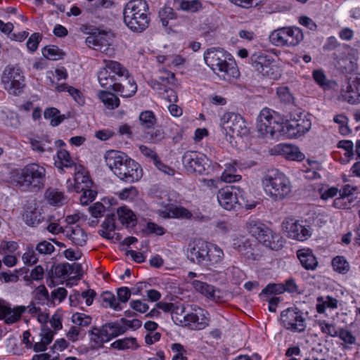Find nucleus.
Listing matches in <instances>:
<instances>
[{"mask_svg":"<svg viewBox=\"0 0 360 360\" xmlns=\"http://www.w3.org/2000/svg\"><path fill=\"white\" fill-rule=\"evenodd\" d=\"M174 6L179 10L195 13L202 8V3L200 0H174Z\"/></svg>","mask_w":360,"mask_h":360,"instance_id":"37","label":"nucleus"},{"mask_svg":"<svg viewBox=\"0 0 360 360\" xmlns=\"http://www.w3.org/2000/svg\"><path fill=\"white\" fill-rule=\"evenodd\" d=\"M237 162H232L226 164V168L221 174V179L223 181L226 183H233L239 181L241 179L240 174H236Z\"/></svg>","mask_w":360,"mask_h":360,"instance_id":"35","label":"nucleus"},{"mask_svg":"<svg viewBox=\"0 0 360 360\" xmlns=\"http://www.w3.org/2000/svg\"><path fill=\"white\" fill-rule=\"evenodd\" d=\"M281 319L283 326L292 332L301 333L306 328L305 319L297 308H288L282 311Z\"/></svg>","mask_w":360,"mask_h":360,"instance_id":"14","label":"nucleus"},{"mask_svg":"<svg viewBox=\"0 0 360 360\" xmlns=\"http://www.w3.org/2000/svg\"><path fill=\"white\" fill-rule=\"evenodd\" d=\"M119 221L127 227H133L136 224V217L134 213L126 207H121L117 209Z\"/></svg>","mask_w":360,"mask_h":360,"instance_id":"34","label":"nucleus"},{"mask_svg":"<svg viewBox=\"0 0 360 360\" xmlns=\"http://www.w3.org/2000/svg\"><path fill=\"white\" fill-rule=\"evenodd\" d=\"M269 233L267 231L262 233L261 235L262 239L258 238V241L271 250H278L281 249L283 246L282 237L273 232L270 229H269Z\"/></svg>","mask_w":360,"mask_h":360,"instance_id":"26","label":"nucleus"},{"mask_svg":"<svg viewBox=\"0 0 360 360\" xmlns=\"http://www.w3.org/2000/svg\"><path fill=\"white\" fill-rule=\"evenodd\" d=\"M98 97L104 105L108 109H115L120 105L119 98L114 94L108 91H101Z\"/></svg>","mask_w":360,"mask_h":360,"instance_id":"42","label":"nucleus"},{"mask_svg":"<svg viewBox=\"0 0 360 360\" xmlns=\"http://www.w3.org/2000/svg\"><path fill=\"white\" fill-rule=\"evenodd\" d=\"M207 243L201 239L193 240L189 244L187 250L188 258L192 262L203 266L205 255L207 254Z\"/></svg>","mask_w":360,"mask_h":360,"instance_id":"22","label":"nucleus"},{"mask_svg":"<svg viewBox=\"0 0 360 360\" xmlns=\"http://www.w3.org/2000/svg\"><path fill=\"white\" fill-rule=\"evenodd\" d=\"M118 82H116L114 90L120 93L122 97L132 96L137 91V85L134 78L127 71V75H118Z\"/></svg>","mask_w":360,"mask_h":360,"instance_id":"23","label":"nucleus"},{"mask_svg":"<svg viewBox=\"0 0 360 360\" xmlns=\"http://www.w3.org/2000/svg\"><path fill=\"white\" fill-rule=\"evenodd\" d=\"M317 324L323 334L333 338L338 337L339 329L333 323L326 320H319Z\"/></svg>","mask_w":360,"mask_h":360,"instance_id":"49","label":"nucleus"},{"mask_svg":"<svg viewBox=\"0 0 360 360\" xmlns=\"http://www.w3.org/2000/svg\"><path fill=\"white\" fill-rule=\"evenodd\" d=\"M278 115L269 108H263L258 117L257 128L259 134L264 138H273L274 134L281 129Z\"/></svg>","mask_w":360,"mask_h":360,"instance_id":"6","label":"nucleus"},{"mask_svg":"<svg viewBox=\"0 0 360 360\" xmlns=\"http://www.w3.org/2000/svg\"><path fill=\"white\" fill-rule=\"evenodd\" d=\"M164 210H159L158 214L163 218L181 217L189 219L191 217V213L184 207H174L169 203L162 205Z\"/></svg>","mask_w":360,"mask_h":360,"instance_id":"27","label":"nucleus"},{"mask_svg":"<svg viewBox=\"0 0 360 360\" xmlns=\"http://www.w3.org/2000/svg\"><path fill=\"white\" fill-rule=\"evenodd\" d=\"M311 127V121L309 119L303 118L287 122L283 130L288 137L297 138L309 131Z\"/></svg>","mask_w":360,"mask_h":360,"instance_id":"21","label":"nucleus"},{"mask_svg":"<svg viewBox=\"0 0 360 360\" xmlns=\"http://www.w3.org/2000/svg\"><path fill=\"white\" fill-rule=\"evenodd\" d=\"M114 34L110 31L94 29L86 38V46L95 51L110 55Z\"/></svg>","mask_w":360,"mask_h":360,"instance_id":"9","label":"nucleus"},{"mask_svg":"<svg viewBox=\"0 0 360 360\" xmlns=\"http://www.w3.org/2000/svg\"><path fill=\"white\" fill-rule=\"evenodd\" d=\"M63 235L77 246H84L87 241V234L77 225L65 226Z\"/></svg>","mask_w":360,"mask_h":360,"instance_id":"24","label":"nucleus"},{"mask_svg":"<svg viewBox=\"0 0 360 360\" xmlns=\"http://www.w3.org/2000/svg\"><path fill=\"white\" fill-rule=\"evenodd\" d=\"M18 248V245L15 241H2L0 243V254L6 255L13 253Z\"/></svg>","mask_w":360,"mask_h":360,"instance_id":"62","label":"nucleus"},{"mask_svg":"<svg viewBox=\"0 0 360 360\" xmlns=\"http://www.w3.org/2000/svg\"><path fill=\"white\" fill-rule=\"evenodd\" d=\"M204 60L207 66L224 80L229 82L239 76L235 60L222 49H209L204 53Z\"/></svg>","mask_w":360,"mask_h":360,"instance_id":"3","label":"nucleus"},{"mask_svg":"<svg viewBox=\"0 0 360 360\" xmlns=\"http://www.w3.org/2000/svg\"><path fill=\"white\" fill-rule=\"evenodd\" d=\"M10 182L22 191H33L42 188L46 181V169L37 163L12 169Z\"/></svg>","mask_w":360,"mask_h":360,"instance_id":"2","label":"nucleus"},{"mask_svg":"<svg viewBox=\"0 0 360 360\" xmlns=\"http://www.w3.org/2000/svg\"><path fill=\"white\" fill-rule=\"evenodd\" d=\"M42 39L41 34L34 32L28 38L26 46L29 52L34 53L38 49L39 44Z\"/></svg>","mask_w":360,"mask_h":360,"instance_id":"57","label":"nucleus"},{"mask_svg":"<svg viewBox=\"0 0 360 360\" xmlns=\"http://www.w3.org/2000/svg\"><path fill=\"white\" fill-rule=\"evenodd\" d=\"M283 228L287 232L288 238L304 241L311 236V229L309 226L303 225L294 219H288L283 222Z\"/></svg>","mask_w":360,"mask_h":360,"instance_id":"17","label":"nucleus"},{"mask_svg":"<svg viewBox=\"0 0 360 360\" xmlns=\"http://www.w3.org/2000/svg\"><path fill=\"white\" fill-rule=\"evenodd\" d=\"M22 218L25 224L30 226H37L43 219L41 212L37 209H27L23 214Z\"/></svg>","mask_w":360,"mask_h":360,"instance_id":"41","label":"nucleus"},{"mask_svg":"<svg viewBox=\"0 0 360 360\" xmlns=\"http://www.w3.org/2000/svg\"><path fill=\"white\" fill-rule=\"evenodd\" d=\"M338 146V148L345 150L344 155L346 158H350L354 155V145L352 141L349 140H342L339 141Z\"/></svg>","mask_w":360,"mask_h":360,"instance_id":"63","label":"nucleus"},{"mask_svg":"<svg viewBox=\"0 0 360 360\" xmlns=\"http://www.w3.org/2000/svg\"><path fill=\"white\" fill-rule=\"evenodd\" d=\"M156 307L158 309H162L165 312H172V314H178L179 311H180L181 313H182L184 311L183 306L177 307L175 306L174 304L173 303H168L164 302H158L156 304Z\"/></svg>","mask_w":360,"mask_h":360,"instance_id":"59","label":"nucleus"},{"mask_svg":"<svg viewBox=\"0 0 360 360\" xmlns=\"http://www.w3.org/2000/svg\"><path fill=\"white\" fill-rule=\"evenodd\" d=\"M105 67L98 73L100 85L106 89L114 90L117 79L115 75H127V70L120 63L114 60H104Z\"/></svg>","mask_w":360,"mask_h":360,"instance_id":"10","label":"nucleus"},{"mask_svg":"<svg viewBox=\"0 0 360 360\" xmlns=\"http://www.w3.org/2000/svg\"><path fill=\"white\" fill-rule=\"evenodd\" d=\"M226 274L231 277L232 282L235 284H240L244 278L243 272L236 266L227 269Z\"/></svg>","mask_w":360,"mask_h":360,"instance_id":"58","label":"nucleus"},{"mask_svg":"<svg viewBox=\"0 0 360 360\" xmlns=\"http://www.w3.org/2000/svg\"><path fill=\"white\" fill-rule=\"evenodd\" d=\"M148 11V4L145 0H130L124 6L123 11L125 25L131 31L143 32L149 25Z\"/></svg>","mask_w":360,"mask_h":360,"instance_id":"4","label":"nucleus"},{"mask_svg":"<svg viewBox=\"0 0 360 360\" xmlns=\"http://www.w3.org/2000/svg\"><path fill=\"white\" fill-rule=\"evenodd\" d=\"M25 311L26 308L24 306H18L13 309L9 307L3 319L6 323H13L20 319Z\"/></svg>","mask_w":360,"mask_h":360,"instance_id":"44","label":"nucleus"},{"mask_svg":"<svg viewBox=\"0 0 360 360\" xmlns=\"http://www.w3.org/2000/svg\"><path fill=\"white\" fill-rule=\"evenodd\" d=\"M45 197L50 205L56 207L62 206L66 200L63 192L53 188L46 190Z\"/></svg>","mask_w":360,"mask_h":360,"instance_id":"36","label":"nucleus"},{"mask_svg":"<svg viewBox=\"0 0 360 360\" xmlns=\"http://www.w3.org/2000/svg\"><path fill=\"white\" fill-rule=\"evenodd\" d=\"M171 350L174 353L172 360H188L186 356L187 351L180 343H173L171 345Z\"/></svg>","mask_w":360,"mask_h":360,"instance_id":"53","label":"nucleus"},{"mask_svg":"<svg viewBox=\"0 0 360 360\" xmlns=\"http://www.w3.org/2000/svg\"><path fill=\"white\" fill-rule=\"evenodd\" d=\"M276 94L280 101L285 103H290L293 101V96L287 86L277 88Z\"/></svg>","mask_w":360,"mask_h":360,"instance_id":"61","label":"nucleus"},{"mask_svg":"<svg viewBox=\"0 0 360 360\" xmlns=\"http://www.w3.org/2000/svg\"><path fill=\"white\" fill-rule=\"evenodd\" d=\"M72 174L74 176V184L72 185L70 179L67 181L69 191H75L79 193L84 189L91 187L93 183L82 165L75 166V170L72 172Z\"/></svg>","mask_w":360,"mask_h":360,"instance_id":"19","label":"nucleus"},{"mask_svg":"<svg viewBox=\"0 0 360 360\" xmlns=\"http://www.w3.org/2000/svg\"><path fill=\"white\" fill-rule=\"evenodd\" d=\"M162 71L167 74V77H160L159 80L152 79L148 82V85L161 96L168 88L166 84L174 78V74L172 72L166 71L165 69H162Z\"/></svg>","mask_w":360,"mask_h":360,"instance_id":"32","label":"nucleus"},{"mask_svg":"<svg viewBox=\"0 0 360 360\" xmlns=\"http://www.w3.org/2000/svg\"><path fill=\"white\" fill-rule=\"evenodd\" d=\"M53 336L54 332L50 328L43 326L38 338L32 336L30 330H25L22 333V341L27 349H32L35 352H40L46 350Z\"/></svg>","mask_w":360,"mask_h":360,"instance_id":"11","label":"nucleus"},{"mask_svg":"<svg viewBox=\"0 0 360 360\" xmlns=\"http://www.w3.org/2000/svg\"><path fill=\"white\" fill-rule=\"evenodd\" d=\"M208 160L202 153L195 151H187L182 157V163L188 172H195L202 174L206 167L208 166Z\"/></svg>","mask_w":360,"mask_h":360,"instance_id":"16","label":"nucleus"},{"mask_svg":"<svg viewBox=\"0 0 360 360\" xmlns=\"http://www.w3.org/2000/svg\"><path fill=\"white\" fill-rule=\"evenodd\" d=\"M112 348L118 350L136 349L139 347L136 340L134 338H124L115 340L111 344Z\"/></svg>","mask_w":360,"mask_h":360,"instance_id":"40","label":"nucleus"},{"mask_svg":"<svg viewBox=\"0 0 360 360\" xmlns=\"http://www.w3.org/2000/svg\"><path fill=\"white\" fill-rule=\"evenodd\" d=\"M192 285L197 292L207 297L213 298L214 297L215 289L214 286L198 280H194L192 282Z\"/></svg>","mask_w":360,"mask_h":360,"instance_id":"43","label":"nucleus"},{"mask_svg":"<svg viewBox=\"0 0 360 360\" xmlns=\"http://www.w3.org/2000/svg\"><path fill=\"white\" fill-rule=\"evenodd\" d=\"M245 228L248 232L257 239L258 238L262 239L261 237L262 233L266 231L269 233V228L260 220L255 218H250L245 224Z\"/></svg>","mask_w":360,"mask_h":360,"instance_id":"33","label":"nucleus"},{"mask_svg":"<svg viewBox=\"0 0 360 360\" xmlns=\"http://www.w3.org/2000/svg\"><path fill=\"white\" fill-rule=\"evenodd\" d=\"M338 100L350 105L360 103V76H356L341 87Z\"/></svg>","mask_w":360,"mask_h":360,"instance_id":"15","label":"nucleus"},{"mask_svg":"<svg viewBox=\"0 0 360 360\" xmlns=\"http://www.w3.org/2000/svg\"><path fill=\"white\" fill-rule=\"evenodd\" d=\"M221 122L223 128L231 136L241 137L248 134L245 122L238 114L225 112L221 118Z\"/></svg>","mask_w":360,"mask_h":360,"instance_id":"12","label":"nucleus"},{"mask_svg":"<svg viewBox=\"0 0 360 360\" xmlns=\"http://www.w3.org/2000/svg\"><path fill=\"white\" fill-rule=\"evenodd\" d=\"M139 121L143 129H150L155 124L156 118L152 111L146 110L140 114Z\"/></svg>","mask_w":360,"mask_h":360,"instance_id":"48","label":"nucleus"},{"mask_svg":"<svg viewBox=\"0 0 360 360\" xmlns=\"http://www.w3.org/2000/svg\"><path fill=\"white\" fill-rule=\"evenodd\" d=\"M303 38V33L297 27L279 28L269 35L270 41L276 46H296Z\"/></svg>","mask_w":360,"mask_h":360,"instance_id":"8","label":"nucleus"},{"mask_svg":"<svg viewBox=\"0 0 360 360\" xmlns=\"http://www.w3.org/2000/svg\"><path fill=\"white\" fill-rule=\"evenodd\" d=\"M101 302L102 306L105 308L109 307L117 311H121L123 309L122 304L117 301L115 295L110 291L103 292L101 295Z\"/></svg>","mask_w":360,"mask_h":360,"instance_id":"38","label":"nucleus"},{"mask_svg":"<svg viewBox=\"0 0 360 360\" xmlns=\"http://www.w3.org/2000/svg\"><path fill=\"white\" fill-rule=\"evenodd\" d=\"M29 143L31 146L32 150L37 153H43L46 151L52 150L50 146L51 142L47 138L31 137L29 138Z\"/></svg>","mask_w":360,"mask_h":360,"instance_id":"39","label":"nucleus"},{"mask_svg":"<svg viewBox=\"0 0 360 360\" xmlns=\"http://www.w3.org/2000/svg\"><path fill=\"white\" fill-rule=\"evenodd\" d=\"M276 151L290 160L302 161L305 158L297 147L290 144H278L276 146Z\"/></svg>","mask_w":360,"mask_h":360,"instance_id":"29","label":"nucleus"},{"mask_svg":"<svg viewBox=\"0 0 360 360\" xmlns=\"http://www.w3.org/2000/svg\"><path fill=\"white\" fill-rule=\"evenodd\" d=\"M248 210H252L257 205V202L250 196L248 195L243 190L240 188L238 205Z\"/></svg>","mask_w":360,"mask_h":360,"instance_id":"51","label":"nucleus"},{"mask_svg":"<svg viewBox=\"0 0 360 360\" xmlns=\"http://www.w3.org/2000/svg\"><path fill=\"white\" fill-rule=\"evenodd\" d=\"M297 256L305 269L314 271L316 269L318 261L311 250L309 248L299 250L297 252Z\"/></svg>","mask_w":360,"mask_h":360,"instance_id":"30","label":"nucleus"},{"mask_svg":"<svg viewBox=\"0 0 360 360\" xmlns=\"http://www.w3.org/2000/svg\"><path fill=\"white\" fill-rule=\"evenodd\" d=\"M89 334L90 341L92 343V346L94 347H101L103 343L107 342V341L104 339V337L101 336L102 335L99 328H93L90 330Z\"/></svg>","mask_w":360,"mask_h":360,"instance_id":"52","label":"nucleus"},{"mask_svg":"<svg viewBox=\"0 0 360 360\" xmlns=\"http://www.w3.org/2000/svg\"><path fill=\"white\" fill-rule=\"evenodd\" d=\"M43 56L52 60H56L60 59L63 53V52L56 46H47L42 49Z\"/></svg>","mask_w":360,"mask_h":360,"instance_id":"50","label":"nucleus"},{"mask_svg":"<svg viewBox=\"0 0 360 360\" xmlns=\"http://www.w3.org/2000/svg\"><path fill=\"white\" fill-rule=\"evenodd\" d=\"M265 193L274 200H281L291 192L292 186L290 179L283 172L272 170L262 179Z\"/></svg>","mask_w":360,"mask_h":360,"instance_id":"5","label":"nucleus"},{"mask_svg":"<svg viewBox=\"0 0 360 360\" xmlns=\"http://www.w3.org/2000/svg\"><path fill=\"white\" fill-rule=\"evenodd\" d=\"M22 259L25 265H33L36 264L39 259L32 247H27L22 256Z\"/></svg>","mask_w":360,"mask_h":360,"instance_id":"55","label":"nucleus"},{"mask_svg":"<svg viewBox=\"0 0 360 360\" xmlns=\"http://www.w3.org/2000/svg\"><path fill=\"white\" fill-rule=\"evenodd\" d=\"M138 195V191L136 188L134 186H130L129 188H125L122 189L121 191L117 193L118 197L121 200H133L136 198Z\"/></svg>","mask_w":360,"mask_h":360,"instance_id":"60","label":"nucleus"},{"mask_svg":"<svg viewBox=\"0 0 360 360\" xmlns=\"http://www.w3.org/2000/svg\"><path fill=\"white\" fill-rule=\"evenodd\" d=\"M274 62L272 56L262 51L255 52L250 56V64L255 71L264 77L276 79L277 76L274 72Z\"/></svg>","mask_w":360,"mask_h":360,"instance_id":"13","label":"nucleus"},{"mask_svg":"<svg viewBox=\"0 0 360 360\" xmlns=\"http://www.w3.org/2000/svg\"><path fill=\"white\" fill-rule=\"evenodd\" d=\"M240 188L229 187L219 189L217 198L219 205L226 210H235L238 202Z\"/></svg>","mask_w":360,"mask_h":360,"instance_id":"18","label":"nucleus"},{"mask_svg":"<svg viewBox=\"0 0 360 360\" xmlns=\"http://www.w3.org/2000/svg\"><path fill=\"white\" fill-rule=\"evenodd\" d=\"M207 311H205L202 309L198 308L193 312L185 314L183 316V320H177L181 323L190 327L194 330H202L204 329L209 323V319L207 316Z\"/></svg>","mask_w":360,"mask_h":360,"instance_id":"20","label":"nucleus"},{"mask_svg":"<svg viewBox=\"0 0 360 360\" xmlns=\"http://www.w3.org/2000/svg\"><path fill=\"white\" fill-rule=\"evenodd\" d=\"M1 82L5 90L11 95L20 94L25 86V77L22 72L18 68L8 65L4 69Z\"/></svg>","mask_w":360,"mask_h":360,"instance_id":"7","label":"nucleus"},{"mask_svg":"<svg viewBox=\"0 0 360 360\" xmlns=\"http://www.w3.org/2000/svg\"><path fill=\"white\" fill-rule=\"evenodd\" d=\"M269 233L267 231L262 233L261 235L262 239L258 238V241L271 250H278L281 249L283 246L282 237L273 232L270 229H269Z\"/></svg>","mask_w":360,"mask_h":360,"instance_id":"25","label":"nucleus"},{"mask_svg":"<svg viewBox=\"0 0 360 360\" xmlns=\"http://www.w3.org/2000/svg\"><path fill=\"white\" fill-rule=\"evenodd\" d=\"M159 17L162 26L167 27L168 25L169 20H172L175 18V13L172 8L164 6L159 11Z\"/></svg>","mask_w":360,"mask_h":360,"instance_id":"54","label":"nucleus"},{"mask_svg":"<svg viewBox=\"0 0 360 360\" xmlns=\"http://www.w3.org/2000/svg\"><path fill=\"white\" fill-rule=\"evenodd\" d=\"M45 119L50 120V124L53 127L59 125L64 120V115H60V111L56 108H46L44 112Z\"/></svg>","mask_w":360,"mask_h":360,"instance_id":"45","label":"nucleus"},{"mask_svg":"<svg viewBox=\"0 0 360 360\" xmlns=\"http://www.w3.org/2000/svg\"><path fill=\"white\" fill-rule=\"evenodd\" d=\"M36 250L42 255H51L54 250V246L46 240L39 243L36 247Z\"/></svg>","mask_w":360,"mask_h":360,"instance_id":"64","label":"nucleus"},{"mask_svg":"<svg viewBox=\"0 0 360 360\" xmlns=\"http://www.w3.org/2000/svg\"><path fill=\"white\" fill-rule=\"evenodd\" d=\"M55 165L60 173H63L64 168L71 169L74 171L75 170V166L81 165L75 162L68 151L61 149L57 153V160L55 161Z\"/></svg>","mask_w":360,"mask_h":360,"instance_id":"28","label":"nucleus"},{"mask_svg":"<svg viewBox=\"0 0 360 360\" xmlns=\"http://www.w3.org/2000/svg\"><path fill=\"white\" fill-rule=\"evenodd\" d=\"M207 254L205 255L204 266H209L220 262L224 258V252L218 246L207 243Z\"/></svg>","mask_w":360,"mask_h":360,"instance_id":"31","label":"nucleus"},{"mask_svg":"<svg viewBox=\"0 0 360 360\" xmlns=\"http://www.w3.org/2000/svg\"><path fill=\"white\" fill-rule=\"evenodd\" d=\"M326 307L335 309L338 307V300L330 296L318 297L316 310L319 313H323Z\"/></svg>","mask_w":360,"mask_h":360,"instance_id":"47","label":"nucleus"},{"mask_svg":"<svg viewBox=\"0 0 360 360\" xmlns=\"http://www.w3.org/2000/svg\"><path fill=\"white\" fill-rule=\"evenodd\" d=\"M104 158L107 166L121 181L132 184L142 177L140 165L125 153L111 150L106 152Z\"/></svg>","mask_w":360,"mask_h":360,"instance_id":"1","label":"nucleus"},{"mask_svg":"<svg viewBox=\"0 0 360 360\" xmlns=\"http://www.w3.org/2000/svg\"><path fill=\"white\" fill-rule=\"evenodd\" d=\"M91 317L83 313H75L72 316V322L82 327H86L91 323Z\"/></svg>","mask_w":360,"mask_h":360,"instance_id":"56","label":"nucleus"},{"mask_svg":"<svg viewBox=\"0 0 360 360\" xmlns=\"http://www.w3.org/2000/svg\"><path fill=\"white\" fill-rule=\"evenodd\" d=\"M332 266L335 271L346 274L350 269L349 262L343 256H336L332 260Z\"/></svg>","mask_w":360,"mask_h":360,"instance_id":"46","label":"nucleus"}]
</instances>
